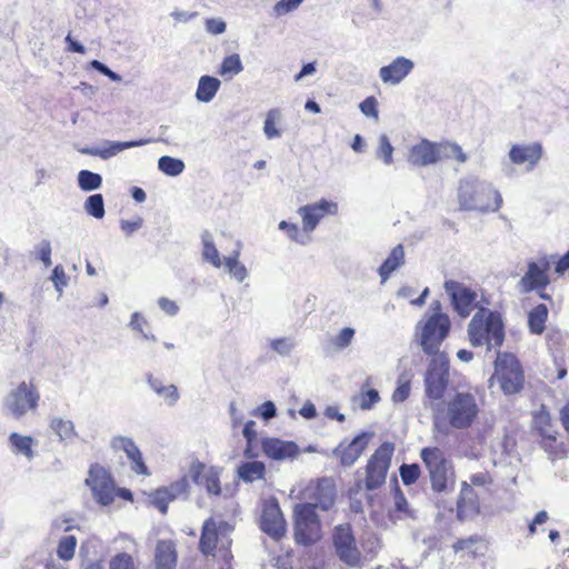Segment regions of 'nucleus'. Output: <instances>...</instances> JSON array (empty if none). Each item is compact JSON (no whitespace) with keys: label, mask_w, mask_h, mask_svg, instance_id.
<instances>
[{"label":"nucleus","mask_w":569,"mask_h":569,"mask_svg":"<svg viewBox=\"0 0 569 569\" xmlns=\"http://www.w3.org/2000/svg\"><path fill=\"white\" fill-rule=\"evenodd\" d=\"M433 432L448 436L451 430H467L478 420L480 405L468 391H457L442 402H430Z\"/></svg>","instance_id":"1"},{"label":"nucleus","mask_w":569,"mask_h":569,"mask_svg":"<svg viewBox=\"0 0 569 569\" xmlns=\"http://www.w3.org/2000/svg\"><path fill=\"white\" fill-rule=\"evenodd\" d=\"M458 202L461 210L496 212L502 204V198L492 183L470 176L459 182Z\"/></svg>","instance_id":"2"},{"label":"nucleus","mask_w":569,"mask_h":569,"mask_svg":"<svg viewBox=\"0 0 569 569\" xmlns=\"http://www.w3.org/2000/svg\"><path fill=\"white\" fill-rule=\"evenodd\" d=\"M468 336L473 347L487 345L488 350L500 347L505 340L501 315L480 307L468 325Z\"/></svg>","instance_id":"3"},{"label":"nucleus","mask_w":569,"mask_h":569,"mask_svg":"<svg viewBox=\"0 0 569 569\" xmlns=\"http://www.w3.org/2000/svg\"><path fill=\"white\" fill-rule=\"evenodd\" d=\"M233 526L223 519L209 518L202 525L199 541L200 550L206 556L219 558L226 563L232 558L230 552Z\"/></svg>","instance_id":"4"},{"label":"nucleus","mask_w":569,"mask_h":569,"mask_svg":"<svg viewBox=\"0 0 569 569\" xmlns=\"http://www.w3.org/2000/svg\"><path fill=\"white\" fill-rule=\"evenodd\" d=\"M40 393L31 382L21 381L12 388L2 400L3 411L16 420L38 409Z\"/></svg>","instance_id":"5"},{"label":"nucleus","mask_w":569,"mask_h":569,"mask_svg":"<svg viewBox=\"0 0 569 569\" xmlns=\"http://www.w3.org/2000/svg\"><path fill=\"white\" fill-rule=\"evenodd\" d=\"M420 458L428 469L432 489L438 492L446 491L452 481L453 468L445 452L438 447H426L420 451Z\"/></svg>","instance_id":"6"},{"label":"nucleus","mask_w":569,"mask_h":569,"mask_svg":"<svg viewBox=\"0 0 569 569\" xmlns=\"http://www.w3.org/2000/svg\"><path fill=\"white\" fill-rule=\"evenodd\" d=\"M293 518L295 540L298 545L310 546L321 539V522L311 505H296Z\"/></svg>","instance_id":"7"},{"label":"nucleus","mask_w":569,"mask_h":569,"mask_svg":"<svg viewBox=\"0 0 569 569\" xmlns=\"http://www.w3.org/2000/svg\"><path fill=\"white\" fill-rule=\"evenodd\" d=\"M495 373L506 395L518 393L523 387V372L518 359L511 353H498Z\"/></svg>","instance_id":"8"},{"label":"nucleus","mask_w":569,"mask_h":569,"mask_svg":"<svg viewBox=\"0 0 569 569\" xmlns=\"http://www.w3.org/2000/svg\"><path fill=\"white\" fill-rule=\"evenodd\" d=\"M449 382V359L446 355H435L431 358L429 367L425 376V392L426 396L433 400L432 402H440Z\"/></svg>","instance_id":"9"},{"label":"nucleus","mask_w":569,"mask_h":569,"mask_svg":"<svg viewBox=\"0 0 569 569\" xmlns=\"http://www.w3.org/2000/svg\"><path fill=\"white\" fill-rule=\"evenodd\" d=\"M395 445L383 442L370 457L366 467V489L375 490L381 487L387 478L391 458L393 456Z\"/></svg>","instance_id":"10"},{"label":"nucleus","mask_w":569,"mask_h":569,"mask_svg":"<svg viewBox=\"0 0 569 569\" xmlns=\"http://www.w3.org/2000/svg\"><path fill=\"white\" fill-rule=\"evenodd\" d=\"M450 320L447 315L436 313L431 316L421 335V346L426 353L430 356L443 355L439 352V347L449 332Z\"/></svg>","instance_id":"11"},{"label":"nucleus","mask_w":569,"mask_h":569,"mask_svg":"<svg viewBox=\"0 0 569 569\" xmlns=\"http://www.w3.org/2000/svg\"><path fill=\"white\" fill-rule=\"evenodd\" d=\"M87 486L90 487L94 500L101 506H109L116 497V487L110 473L100 465L91 466Z\"/></svg>","instance_id":"12"},{"label":"nucleus","mask_w":569,"mask_h":569,"mask_svg":"<svg viewBox=\"0 0 569 569\" xmlns=\"http://www.w3.org/2000/svg\"><path fill=\"white\" fill-rule=\"evenodd\" d=\"M332 540L336 553L343 563L349 567H358L360 565L361 553L348 525H340L336 527Z\"/></svg>","instance_id":"13"},{"label":"nucleus","mask_w":569,"mask_h":569,"mask_svg":"<svg viewBox=\"0 0 569 569\" xmlns=\"http://www.w3.org/2000/svg\"><path fill=\"white\" fill-rule=\"evenodd\" d=\"M260 529L273 540H280L284 536L287 525L276 499L264 501L260 517Z\"/></svg>","instance_id":"14"},{"label":"nucleus","mask_w":569,"mask_h":569,"mask_svg":"<svg viewBox=\"0 0 569 569\" xmlns=\"http://www.w3.org/2000/svg\"><path fill=\"white\" fill-rule=\"evenodd\" d=\"M305 497L308 501L302 502L301 505H311L315 511L317 508L327 511L335 503V483L329 478H322L306 489Z\"/></svg>","instance_id":"15"},{"label":"nucleus","mask_w":569,"mask_h":569,"mask_svg":"<svg viewBox=\"0 0 569 569\" xmlns=\"http://www.w3.org/2000/svg\"><path fill=\"white\" fill-rule=\"evenodd\" d=\"M445 290L449 295L455 310L461 318H467L476 308L477 293L467 286L448 280L445 282Z\"/></svg>","instance_id":"16"},{"label":"nucleus","mask_w":569,"mask_h":569,"mask_svg":"<svg viewBox=\"0 0 569 569\" xmlns=\"http://www.w3.org/2000/svg\"><path fill=\"white\" fill-rule=\"evenodd\" d=\"M373 436V432H361L356 436L347 446L340 443L333 450V455L340 458L342 466L351 467L363 453Z\"/></svg>","instance_id":"17"},{"label":"nucleus","mask_w":569,"mask_h":569,"mask_svg":"<svg viewBox=\"0 0 569 569\" xmlns=\"http://www.w3.org/2000/svg\"><path fill=\"white\" fill-rule=\"evenodd\" d=\"M338 206L335 202L321 200L315 204H307L298 209L299 216L302 218V229L305 232H311L316 229L319 221L327 214H335Z\"/></svg>","instance_id":"18"},{"label":"nucleus","mask_w":569,"mask_h":569,"mask_svg":"<svg viewBox=\"0 0 569 569\" xmlns=\"http://www.w3.org/2000/svg\"><path fill=\"white\" fill-rule=\"evenodd\" d=\"M548 268V262H545L542 266L537 262H530L528 264V270L518 282L519 292L528 293L533 290L545 289L549 283L547 274Z\"/></svg>","instance_id":"19"},{"label":"nucleus","mask_w":569,"mask_h":569,"mask_svg":"<svg viewBox=\"0 0 569 569\" xmlns=\"http://www.w3.org/2000/svg\"><path fill=\"white\" fill-rule=\"evenodd\" d=\"M415 68L412 60L405 57H397L389 64L379 69V77L386 84L397 86L402 82Z\"/></svg>","instance_id":"20"},{"label":"nucleus","mask_w":569,"mask_h":569,"mask_svg":"<svg viewBox=\"0 0 569 569\" xmlns=\"http://www.w3.org/2000/svg\"><path fill=\"white\" fill-rule=\"evenodd\" d=\"M437 142L421 139L408 150V162L415 167H428L438 163Z\"/></svg>","instance_id":"21"},{"label":"nucleus","mask_w":569,"mask_h":569,"mask_svg":"<svg viewBox=\"0 0 569 569\" xmlns=\"http://www.w3.org/2000/svg\"><path fill=\"white\" fill-rule=\"evenodd\" d=\"M479 500L475 489L467 481L461 483L457 501V516L460 520L470 519L479 513Z\"/></svg>","instance_id":"22"},{"label":"nucleus","mask_w":569,"mask_h":569,"mask_svg":"<svg viewBox=\"0 0 569 569\" xmlns=\"http://www.w3.org/2000/svg\"><path fill=\"white\" fill-rule=\"evenodd\" d=\"M261 447L264 455L273 460L292 459L299 453V447L293 441L278 438L263 439Z\"/></svg>","instance_id":"23"},{"label":"nucleus","mask_w":569,"mask_h":569,"mask_svg":"<svg viewBox=\"0 0 569 569\" xmlns=\"http://www.w3.org/2000/svg\"><path fill=\"white\" fill-rule=\"evenodd\" d=\"M111 448L116 451L122 450L132 462V470L137 473L148 475L147 467L142 460V455L131 438L117 436L111 440Z\"/></svg>","instance_id":"24"},{"label":"nucleus","mask_w":569,"mask_h":569,"mask_svg":"<svg viewBox=\"0 0 569 569\" xmlns=\"http://www.w3.org/2000/svg\"><path fill=\"white\" fill-rule=\"evenodd\" d=\"M192 480L203 486L209 495L219 496L221 492L219 472L214 468H206L203 465H193L190 469Z\"/></svg>","instance_id":"25"},{"label":"nucleus","mask_w":569,"mask_h":569,"mask_svg":"<svg viewBox=\"0 0 569 569\" xmlns=\"http://www.w3.org/2000/svg\"><path fill=\"white\" fill-rule=\"evenodd\" d=\"M542 156L540 143L513 144L509 151V159L513 164L528 163L532 169Z\"/></svg>","instance_id":"26"},{"label":"nucleus","mask_w":569,"mask_h":569,"mask_svg":"<svg viewBox=\"0 0 569 569\" xmlns=\"http://www.w3.org/2000/svg\"><path fill=\"white\" fill-rule=\"evenodd\" d=\"M159 141L164 142V143L169 142L166 138H162V137L158 138V139L148 138V139L123 141V142L122 141L104 140L102 146L98 147L99 148V157L101 159L107 160L123 150L134 148V147H142V146L153 143V142H159Z\"/></svg>","instance_id":"27"},{"label":"nucleus","mask_w":569,"mask_h":569,"mask_svg":"<svg viewBox=\"0 0 569 569\" xmlns=\"http://www.w3.org/2000/svg\"><path fill=\"white\" fill-rule=\"evenodd\" d=\"M533 426L542 437L543 448L551 450L557 432L551 426L550 413L543 409L537 412L533 417Z\"/></svg>","instance_id":"28"},{"label":"nucleus","mask_w":569,"mask_h":569,"mask_svg":"<svg viewBox=\"0 0 569 569\" xmlns=\"http://www.w3.org/2000/svg\"><path fill=\"white\" fill-rule=\"evenodd\" d=\"M177 565V553L174 545L169 540H161L156 548L157 569H174Z\"/></svg>","instance_id":"29"},{"label":"nucleus","mask_w":569,"mask_h":569,"mask_svg":"<svg viewBox=\"0 0 569 569\" xmlns=\"http://www.w3.org/2000/svg\"><path fill=\"white\" fill-rule=\"evenodd\" d=\"M405 262V250L402 244L396 246L385 262L379 268V276L385 282L389 276Z\"/></svg>","instance_id":"30"},{"label":"nucleus","mask_w":569,"mask_h":569,"mask_svg":"<svg viewBox=\"0 0 569 569\" xmlns=\"http://www.w3.org/2000/svg\"><path fill=\"white\" fill-rule=\"evenodd\" d=\"M220 84L221 82L219 79L210 76H202L199 79L196 91L197 100L204 103L210 102L218 92Z\"/></svg>","instance_id":"31"},{"label":"nucleus","mask_w":569,"mask_h":569,"mask_svg":"<svg viewBox=\"0 0 569 569\" xmlns=\"http://www.w3.org/2000/svg\"><path fill=\"white\" fill-rule=\"evenodd\" d=\"M437 153L438 162L445 159H455L460 163H465L468 160L462 148L451 141L437 142Z\"/></svg>","instance_id":"32"},{"label":"nucleus","mask_w":569,"mask_h":569,"mask_svg":"<svg viewBox=\"0 0 569 569\" xmlns=\"http://www.w3.org/2000/svg\"><path fill=\"white\" fill-rule=\"evenodd\" d=\"M379 401L378 390L365 389V387H361L360 391L351 398L352 406L362 411L371 410Z\"/></svg>","instance_id":"33"},{"label":"nucleus","mask_w":569,"mask_h":569,"mask_svg":"<svg viewBox=\"0 0 569 569\" xmlns=\"http://www.w3.org/2000/svg\"><path fill=\"white\" fill-rule=\"evenodd\" d=\"M266 467L261 461L244 462L238 467V477L244 482H253L262 479L264 476Z\"/></svg>","instance_id":"34"},{"label":"nucleus","mask_w":569,"mask_h":569,"mask_svg":"<svg viewBox=\"0 0 569 569\" xmlns=\"http://www.w3.org/2000/svg\"><path fill=\"white\" fill-rule=\"evenodd\" d=\"M548 317V308L546 305H538L528 315V326L530 332L540 335L546 328V321Z\"/></svg>","instance_id":"35"},{"label":"nucleus","mask_w":569,"mask_h":569,"mask_svg":"<svg viewBox=\"0 0 569 569\" xmlns=\"http://www.w3.org/2000/svg\"><path fill=\"white\" fill-rule=\"evenodd\" d=\"M50 428L61 441H71L77 437V431L71 420L53 418L50 422Z\"/></svg>","instance_id":"36"},{"label":"nucleus","mask_w":569,"mask_h":569,"mask_svg":"<svg viewBox=\"0 0 569 569\" xmlns=\"http://www.w3.org/2000/svg\"><path fill=\"white\" fill-rule=\"evenodd\" d=\"M9 442L14 452L23 455L29 460L34 457L32 450L33 438L31 436H21L17 432H12L9 436Z\"/></svg>","instance_id":"37"},{"label":"nucleus","mask_w":569,"mask_h":569,"mask_svg":"<svg viewBox=\"0 0 569 569\" xmlns=\"http://www.w3.org/2000/svg\"><path fill=\"white\" fill-rule=\"evenodd\" d=\"M282 119V112L278 108L270 109L263 122V133L268 139H276L281 137V130L277 128Z\"/></svg>","instance_id":"38"},{"label":"nucleus","mask_w":569,"mask_h":569,"mask_svg":"<svg viewBox=\"0 0 569 569\" xmlns=\"http://www.w3.org/2000/svg\"><path fill=\"white\" fill-rule=\"evenodd\" d=\"M240 251L234 250L232 254L224 258V266L228 272L239 282H243L248 277V271L244 264L239 261Z\"/></svg>","instance_id":"39"},{"label":"nucleus","mask_w":569,"mask_h":569,"mask_svg":"<svg viewBox=\"0 0 569 569\" xmlns=\"http://www.w3.org/2000/svg\"><path fill=\"white\" fill-rule=\"evenodd\" d=\"M184 168V162L178 158L162 156L158 160V169L169 177H177L181 174Z\"/></svg>","instance_id":"40"},{"label":"nucleus","mask_w":569,"mask_h":569,"mask_svg":"<svg viewBox=\"0 0 569 569\" xmlns=\"http://www.w3.org/2000/svg\"><path fill=\"white\" fill-rule=\"evenodd\" d=\"M202 243L203 250L202 256L203 259L210 262L213 267L220 268L222 264V260L220 258L219 251L217 250L212 237L209 232H204L202 234Z\"/></svg>","instance_id":"41"},{"label":"nucleus","mask_w":569,"mask_h":569,"mask_svg":"<svg viewBox=\"0 0 569 569\" xmlns=\"http://www.w3.org/2000/svg\"><path fill=\"white\" fill-rule=\"evenodd\" d=\"M78 186L83 191H93L101 187L102 177L90 170H81L78 173Z\"/></svg>","instance_id":"42"},{"label":"nucleus","mask_w":569,"mask_h":569,"mask_svg":"<svg viewBox=\"0 0 569 569\" xmlns=\"http://www.w3.org/2000/svg\"><path fill=\"white\" fill-rule=\"evenodd\" d=\"M243 70V66L238 53L227 56L220 66L219 73L222 77H234Z\"/></svg>","instance_id":"43"},{"label":"nucleus","mask_w":569,"mask_h":569,"mask_svg":"<svg viewBox=\"0 0 569 569\" xmlns=\"http://www.w3.org/2000/svg\"><path fill=\"white\" fill-rule=\"evenodd\" d=\"M83 208L86 212L92 216L93 218L102 219L106 213L102 194L94 193L92 196H89L83 203Z\"/></svg>","instance_id":"44"},{"label":"nucleus","mask_w":569,"mask_h":569,"mask_svg":"<svg viewBox=\"0 0 569 569\" xmlns=\"http://www.w3.org/2000/svg\"><path fill=\"white\" fill-rule=\"evenodd\" d=\"M77 547V538L74 536H63L58 543L57 555L60 559L68 561L73 558Z\"/></svg>","instance_id":"45"},{"label":"nucleus","mask_w":569,"mask_h":569,"mask_svg":"<svg viewBox=\"0 0 569 569\" xmlns=\"http://www.w3.org/2000/svg\"><path fill=\"white\" fill-rule=\"evenodd\" d=\"M355 333H356V331H355V329H353V328H351V327H345V328H342V329L337 333V336H335V337L332 338V341H331V342H332V346H333V347H335V349H336V350H338V351H341V350H343V349L348 348V347L351 345V342H352V340H353V338H355Z\"/></svg>","instance_id":"46"},{"label":"nucleus","mask_w":569,"mask_h":569,"mask_svg":"<svg viewBox=\"0 0 569 569\" xmlns=\"http://www.w3.org/2000/svg\"><path fill=\"white\" fill-rule=\"evenodd\" d=\"M393 147L391 146L387 134L379 137V147L377 150V157L380 158L385 164L390 166L393 162L392 159Z\"/></svg>","instance_id":"47"},{"label":"nucleus","mask_w":569,"mask_h":569,"mask_svg":"<svg viewBox=\"0 0 569 569\" xmlns=\"http://www.w3.org/2000/svg\"><path fill=\"white\" fill-rule=\"evenodd\" d=\"M150 499L151 503L163 515L167 513L168 503L172 501L169 492L163 488H159L153 493H151Z\"/></svg>","instance_id":"48"},{"label":"nucleus","mask_w":569,"mask_h":569,"mask_svg":"<svg viewBox=\"0 0 569 569\" xmlns=\"http://www.w3.org/2000/svg\"><path fill=\"white\" fill-rule=\"evenodd\" d=\"M400 477L406 486L415 483L420 476V467L416 463L406 465L403 463L400 469Z\"/></svg>","instance_id":"49"},{"label":"nucleus","mask_w":569,"mask_h":569,"mask_svg":"<svg viewBox=\"0 0 569 569\" xmlns=\"http://www.w3.org/2000/svg\"><path fill=\"white\" fill-rule=\"evenodd\" d=\"M109 569H136V566L129 553L119 552L110 559Z\"/></svg>","instance_id":"50"},{"label":"nucleus","mask_w":569,"mask_h":569,"mask_svg":"<svg viewBox=\"0 0 569 569\" xmlns=\"http://www.w3.org/2000/svg\"><path fill=\"white\" fill-rule=\"evenodd\" d=\"M410 390H411L410 380L403 376L399 377L398 386L392 393V401L393 402H403L405 400L408 399V397L410 395Z\"/></svg>","instance_id":"51"},{"label":"nucleus","mask_w":569,"mask_h":569,"mask_svg":"<svg viewBox=\"0 0 569 569\" xmlns=\"http://www.w3.org/2000/svg\"><path fill=\"white\" fill-rule=\"evenodd\" d=\"M189 487V481L186 477L179 479L178 481L173 482L169 487H163L166 491L169 492V496L171 500H174L179 497H182L187 493Z\"/></svg>","instance_id":"52"},{"label":"nucleus","mask_w":569,"mask_h":569,"mask_svg":"<svg viewBox=\"0 0 569 569\" xmlns=\"http://www.w3.org/2000/svg\"><path fill=\"white\" fill-rule=\"evenodd\" d=\"M279 229L280 230H283L287 232L288 237L297 242V243H300V244H306L308 242V239H305L301 234H300V230L298 228L297 224L295 223H289L284 220H282L280 223H279Z\"/></svg>","instance_id":"53"},{"label":"nucleus","mask_w":569,"mask_h":569,"mask_svg":"<svg viewBox=\"0 0 569 569\" xmlns=\"http://www.w3.org/2000/svg\"><path fill=\"white\" fill-rule=\"evenodd\" d=\"M270 346L280 356H288L293 350L295 342L290 338H279L272 340Z\"/></svg>","instance_id":"54"},{"label":"nucleus","mask_w":569,"mask_h":569,"mask_svg":"<svg viewBox=\"0 0 569 569\" xmlns=\"http://www.w3.org/2000/svg\"><path fill=\"white\" fill-rule=\"evenodd\" d=\"M302 1L303 0H280L274 4L273 11L278 17L287 14L296 10L302 3Z\"/></svg>","instance_id":"55"},{"label":"nucleus","mask_w":569,"mask_h":569,"mask_svg":"<svg viewBox=\"0 0 569 569\" xmlns=\"http://www.w3.org/2000/svg\"><path fill=\"white\" fill-rule=\"evenodd\" d=\"M51 280L53 281L54 287H56L57 291L59 292V295H61L63 291V288L67 287V284H68L67 274H66L62 266L58 264L53 268Z\"/></svg>","instance_id":"56"},{"label":"nucleus","mask_w":569,"mask_h":569,"mask_svg":"<svg viewBox=\"0 0 569 569\" xmlns=\"http://www.w3.org/2000/svg\"><path fill=\"white\" fill-rule=\"evenodd\" d=\"M360 111L367 116L378 120V101L375 97L366 98L359 104Z\"/></svg>","instance_id":"57"},{"label":"nucleus","mask_w":569,"mask_h":569,"mask_svg":"<svg viewBox=\"0 0 569 569\" xmlns=\"http://www.w3.org/2000/svg\"><path fill=\"white\" fill-rule=\"evenodd\" d=\"M91 67L97 70L98 72H100L101 74L108 77L111 81H114V82H120L122 80L121 76L116 73L114 71H112L108 66H106L104 63L98 61V60H92L90 62Z\"/></svg>","instance_id":"58"},{"label":"nucleus","mask_w":569,"mask_h":569,"mask_svg":"<svg viewBox=\"0 0 569 569\" xmlns=\"http://www.w3.org/2000/svg\"><path fill=\"white\" fill-rule=\"evenodd\" d=\"M469 480L470 482L468 483L471 485V487L476 486L486 488L492 483V478L487 471L473 473L470 476Z\"/></svg>","instance_id":"59"},{"label":"nucleus","mask_w":569,"mask_h":569,"mask_svg":"<svg viewBox=\"0 0 569 569\" xmlns=\"http://www.w3.org/2000/svg\"><path fill=\"white\" fill-rule=\"evenodd\" d=\"M259 415L264 420H270L276 417L277 408L272 401H264L256 411L254 415Z\"/></svg>","instance_id":"60"},{"label":"nucleus","mask_w":569,"mask_h":569,"mask_svg":"<svg viewBox=\"0 0 569 569\" xmlns=\"http://www.w3.org/2000/svg\"><path fill=\"white\" fill-rule=\"evenodd\" d=\"M227 24L221 19H208L206 21V30L214 36L221 34L226 31Z\"/></svg>","instance_id":"61"},{"label":"nucleus","mask_w":569,"mask_h":569,"mask_svg":"<svg viewBox=\"0 0 569 569\" xmlns=\"http://www.w3.org/2000/svg\"><path fill=\"white\" fill-rule=\"evenodd\" d=\"M159 308L168 316H176L179 311L178 305L169 298L161 297L158 299Z\"/></svg>","instance_id":"62"},{"label":"nucleus","mask_w":569,"mask_h":569,"mask_svg":"<svg viewBox=\"0 0 569 569\" xmlns=\"http://www.w3.org/2000/svg\"><path fill=\"white\" fill-rule=\"evenodd\" d=\"M39 259L42 261V263L44 264V267H50L52 264V260H51V244L48 240H43L41 243H40V248H39Z\"/></svg>","instance_id":"63"},{"label":"nucleus","mask_w":569,"mask_h":569,"mask_svg":"<svg viewBox=\"0 0 569 569\" xmlns=\"http://www.w3.org/2000/svg\"><path fill=\"white\" fill-rule=\"evenodd\" d=\"M143 220L142 218L138 217L134 220H121V229L124 231L128 236L137 231L142 227Z\"/></svg>","instance_id":"64"}]
</instances>
